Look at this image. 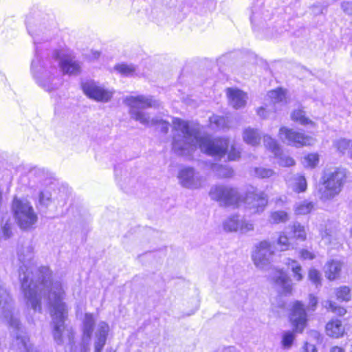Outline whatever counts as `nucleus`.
<instances>
[{"label":"nucleus","mask_w":352,"mask_h":352,"mask_svg":"<svg viewBox=\"0 0 352 352\" xmlns=\"http://www.w3.org/2000/svg\"><path fill=\"white\" fill-rule=\"evenodd\" d=\"M240 150L236 148L234 145H232L231 149L228 153V159L230 160H236L240 157Z\"/></svg>","instance_id":"obj_41"},{"label":"nucleus","mask_w":352,"mask_h":352,"mask_svg":"<svg viewBox=\"0 0 352 352\" xmlns=\"http://www.w3.org/2000/svg\"><path fill=\"white\" fill-rule=\"evenodd\" d=\"M82 89L85 94L89 98L97 102H107L113 96L112 89L94 80H87L82 83Z\"/></svg>","instance_id":"obj_11"},{"label":"nucleus","mask_w":352,"mask_h":352,"mask_svg":"<svg viewBox=\"0 0 352 352\" xmlns=\"http://www.w3.org/2000/svg\"><path fill=\"white\" fill-rule=\"evenodd\" d=\"M289 322L297 333H302L307 324V314L304 305L300 301H295L289 316Z\"/></svg>","instance_id":"obj_14"},{"label":"nucleus","mask_w":352,"mask_h":352,"mask_svg":"<svg viewBox=\"0 0 352 352\" xmlns=\"http://www.w3.org/2000/svg\"><path fill=\"white\" fill-rule=\"evenodd\" d=\"M107 352H113L111 349L107 350Z\"/></svg>","instance_id":"obj_51"},{"label":"nucleus","mask_w":352,"mask_h":352,"mask_svg":"<svg viewBox=\"0 0 352 352\" xmlns=\"http://www.w3.org/2000/svg\"><path fill=\"white\" fill-rule=\"evenodd\" d=\"M53 325V334L58 344L63 342V337L67 336L70 345L71 352H89V344L91 338L94 340V352H102L106 342L110 327L107 322L100 321L96 324V320L93 314H85L82 324V342L75 344L74 342V333L72 329L66 328L65 324L67 316V309L65 304L64 316L63 318L54 321L52 307H49Z\"/></svg>","instance_id":"obj_4"},{"label":"nucleus","mask_w":352,"mask_h":352,"mask_svg":"<svg viewBox=\"0 0 352 352\" xmlns=\"http://www.w3.org/2000/svg\"><path fill=\"white\" fill-rule=\"evenodd\" d=\"M302 162L305 167L315 168L318 164L319 155L316 153L307 154L303 157Z\"/></svg>","instance_id":"obj_34"},{"label":"nucleus","mask_w":352,"mask_h":352,"mask_svg":"<svg viewBox=\"0 0 352 352\" xmlns=\"http://www.w3.org/2000/svg\"><path fill=\"white\" fill-rule=\"evenodd\" d=\"M211 168L216 175L221 178L230 177L233 175V170L228 166L212 164Z\"/></svg>","instance_id":"obj_31"},{"label":"nucleus","mask_w":352,"mask_h":352,"mask_svg":"<svg viewBox=\"0 0 352 352\" xmlns=\"http://www.w3.org/2000/svg\"><path fill=\"white\" fill-rule=\"evenodd\" d=\"M335 293L338 300L348 302L351 300V290L346 286H342L337 288L335 290Z\"/></svg>","instance_id":"obj_35"},{"label":"nucleus","mask_w":352,"mask_h":352,"mask_svg":"<svg viewBox=\"0 0 352 352\" xmlns=\"http://www.w3.org/2000/svg\"><path fill=\"white\" fill-rule=\"evenodd\" d=\"M243 141L252 146H258L261 140V135L257 129L247 127L243 132Z\"/></svg>","instance_id":"obj_20"},{"label":"nucleus","mask_w":352,"mask_h":352,"mask_svg":"<svg viewBox=\"0 0 352 352\" xmlns=\"http://www.w3.org/2000/svg\"><path fill=\"white\" fill-rule=\"evenodd\" d=\"M346 172L343 168H336L323 176L322 186L318 193L321 200L325 201L333 199L341 192L345 182Z\"/></svg>","instance_id":"obj_8"},{"label":"nucleus","mask_w":352,"mask_h":352,"mask_svg":"<svg viewBox=\"0 0 352 352\" xmlns=\"http://www.w3.org/2000/svg\"><path fill=\"white\" fill-rule=\"evenodd\" d=\"M275 255L274 245L266 240L255 245L252 252V260L255 267L262 271L272 269Z\"/></svg>","instance_id":"obj_10"},{"label":"nucleus","mask_w":352,"mask_h":352,"mask_svg":"<svg viewBox=\"0 0 352 352\" xmlns=\"http://www.w3.org/2000/svg\"><path fill=\"white\" fill-rule=\"evenodd\" d=\"M288 186L294 192L300 193L307 189V181L305 176L296 174L291 178L286 179Z\"/></svg>","instance_id":"obj_19"},{"label":"nucleus","mask_w":352,"mask_h":352,"mask_svg":"<svg viewBox=\"0 0 352 352\" xmlns=\"http://www.w3.org/2000/svg\"><path fill=\"white\" fill-rule=\"evenodd\" d=\"M51 199V194L49 192H41L39 195V202L41 204L47 206Z\"/></svg>","instance_id":"obj_43"},{"label":"nucleus","mask_w":352,"mask_h":352,"mask_svg":"<svg viewBox=\"0 0 352 352\" xmlns=\"http://www.w3.org/2000/svg\"><path fill=\"white\" fill-rule=\"evenodd\" d=\"M0 320L16 331L14 332L15 338L11 345L13 349L20 352H39L21 329L17 314L14 311L12 300L1 282H0Z\"/></svg>","instance_id":"obj_6"},{"label":"nucleus","mask_w":352,"mask_h":352,"mask_svg":"<svg viewBox=\"0 0 352 352\" xmlns=\"http://www.w3.org/2000/svg\"><path fill=\"white\" fill-rule=\"evenodd\" d=\"M333 147L340 153L346 154L348 151L352 150V140L340 138L333 142Z\"/></svg>","instance_id":"obj_27"},{"label":"nucleus","mask_w":352,"mask_h":352,"mask_svg":"<svg viewBox=\"0 0 352 352\" xmlns=\"http://www.w3.org/2000/svg\"><path fill=\"white\" fill-rule=\"evenodd\" d=\"M123 102L129 107V113L133 120L146 126L159 124L162 132H168V122L157 118H151L148 113L143 111L146 108H157L160 106V102L153 97L144 95L128 96L124 98Z\"/></svg>","instance_id":"obj_7"},{"label":"nucleus","mask_w":352,"mask_h":352,"mask_svg":"<svg viewBox=\"0 0 352 352\" xmlns=\"http://www.w3.org/2000/svg\"><path fill=\"white\" fill-rule=\"evenodd\" d=\"M327 334L332 338H338L343 336L344 328L338 319H333L326 325Z\"/></svg>","instance_id":"obj_22"},{"label":"nucleus","mask_w":352,"mask_h":352,"mask_svg":"<svg viewBox=\"0 0 352 352\" xmlns=\"http://www.w3.org/2000/svg\"><path fill=\"white\" fill-rule=\"evenodd\" d=\"M304 352H318V350L314 344L306 342L302 346Z\"/></svg>","instance_id":"obj_46"},{"label":"nucleus","mask_w":352,"mask_h":352,"mask_svg":"<svg viewBox=\"0 0 352 352\" xmlns=\"http://www.w3.org/2000/svg\"><path fill=\"white\" fill-rule=\"evenodd\" d=\"M329 352H345V351L342 347L335 346L331 347Z\"/></svg>","instance_id":"obj_48"},{"label":"nucleus","mask_w":352,"mask_h":352,"mask_svg":"<svg viewBox=\"0 0 352 352\" xmlns=\"http://www.w3.org/2000/svg\"><path fill=\"white\" fill-rule=\"evenodd\" d=\"M293 237L297 240L304 241L307 239V232L304 226L298 222H295L290 227Z\"/></svg>","instance_id":"obj_28"},{"label":"nucleus","mask_w":352,"mask_h":352,"mask_svg":"<svg viewBox=\"0 0 352 352\" xmlns=\"http://www.w3.org/2000/svg\"><path fill=\"white\" fill-rule=\"evenodd\" d=\"M179 183L188 189H199L206 183V178L192 167L182 168L177 175Z\"/></svg>","instance_id":"obj_12"},{"label":"nucleus","mask_w":352,"mask_h":352,"mask_svg":"<svg viewBox=\"0 0 352 352\" xmlns=\"http://www.w3.org/2000/svg\"><path fill=\"white\" fill-rule=\"evenodd\" d=\"M226 95L229 104L234 109L243 108L248 100V95L237 88H228Z\"/></svg>","instance_id":"obj_18"},{"label":"nucleus","mask_w":352,"mask_h":352,"mask_svg":"<svg viewBox=\"0 0 352 352\" xmlns=\"http://www.w3.org/2000/svg\"><path fill=\"white\" fill-rule=\"evenodd\" d=\"M255 175L259 178H269L275 175V172L271 168L263 167L256 168L254 170Z\"/></svg>","instance_id":"obj_38"},{"label":"nucleus","mask_w":352,"mask_h":352,"mask_svg":"<svg viewBox=\"0 0 352 352\" xmlns=\"http://www.w3.org/2000/svg\"><path fill=\"white\" fill-rule=\"evenodd\" d=\"M322 305L328 310L339 316H343L346 314V309L344 307L336 306V304L331 300L323 302Z\"/></svg>","instance_id":"obj_37"},{"label":"nucleus","mask_w":352,"mask_h":352,"mask_svg":"<svg viewBox=\"0 0 352 352\" xmlns=\"http://www.w3.org/2000/svg\"><path fill=\"white\" fill-rule=\"evenodd\" d=\"M114 68L119 74L124 76H133L137 74V67L132 64H118Z\"/></svg>","instance_id":"obj_30"},{"label":"nucleus","mask_w":352,"mask_h":352,"mask_svg":"<svg viewBox=\"0 0 352 352\" xmlns=\"http://www.w3.org/2000/svg\"><path fill=\"white\" fill-rule=\"evenodd\" d=\"M299 254L300 258L303 260H312L316 257L314 253L307 249L300 250Z\"/></svg>","instance_id":"obj_42"},{"label":"nucleus","mask_w":352,"mask_h":352,"mask_svg":"<svg viewBox=\"0 0 352 352\" xmlns=\"http://www.w3.org/2000/svg\"><path fill=\"white\" fill-rule=\"evenodd\" d=\"M12 211L16 223L23 230L30 229L37 222V214L27 199L14 197Z\"/></svg>","instance_id":"obj_9"},{"label":"nucleus","mask_w":352,"mask_h":352,"mask_svg":"<svg viewBox=\"0 0 352 352\" xmlns=\"http://www.w3.org/2000/svg\"><path fill=\"white\" fill-rule=\"evenodd\" d=\"M19 261V279L27 304L40 311L41 304L52 307L54 321L64 316L65 293L63 283L52 278L47 267H37L32 263L34 249L30 244L21 247L17 252Z\"/></svg>","instance_id":"obj_1"},{"label":"nucleus","mask_w":352,"mask_h":352,"mask_svg":"<svg viewBox=\"0 0 352 352\" xmlns=\"http://www.w3.org/2000/svg\"><path fill=\"white\" fill-rule=\"evenodd\" d=\"M291 118L301 125L315 126V123L306 116L305 112L301 109L294 110L291 114Z\"/></svg>","instance_id":"obj_24"},{"label":"nucleus","mask_w":352,"mask_h":352,"mask_svg":"<svg viewBox=\"0 0 352 352\" xmlns=\"http://www.w3.org/2000/svg\"><path fill=\"white\" fill-rule=\"evenodd\" d=\"M279 137L289 145L296 147L313 145L315 142L314 138L285 126L280 129Z\"/></svg>","instance_id":"obj_13"},{"label":"nucleus","mask_w":352,"mask_h":352,"mask_svg":"<svg viewBox=\"0 0 352 352\" xmlns=\"http://www.w3.org/2000/svg\"><path fill=\"white\" fill-rule=\"evenodd\" d=\"M294 331H285L282 333L281 344L284 349H289L292 347L295 339L296 333Z\"/></svg>","instance_id":"obj_33"},{"label":"nucleus","mask_w":352,"mask_h":352,"mask_svg":"<svg viewBox=\"0 0 352 352\" xmlns=\"http://www.w3.org/2000/svg\"><path fill=\"white\" fill-rule=\"evenodd\" d=\"M99 55H100V54H99V52H96L94 53V57H95V58H98V57L99 56Z\"/></svg>","instance_id":"obj_50"},{"label":"nucleus","mask_w":352,"mask_h":352,"mask_svg":"<svg viewBox=\"0 0 352 352\" xmlns=\"http://www.w3.org/2000/svg\"><path fill=\"white\" fill-rule=\"evenodd\" d=\"M285 264L291 270L293 277L296 281H300L303 278L302 269L300 263L293 259L287 258Z\"/></svg>","instance_id":"obj_25"},{"label":"nucleus","mask_w":352,"mask_h":352,"mask_svg":"<svg viewBox=\"0 0 352 352\" xmlns=\"http://www.w3.org/2000/svg\"><path fill=\"white\" fill-rule=\"evenodd\" d=\"M35 55L31 63V72L36 83L47 91L58 89L63 82L61 71L65 74H76L80 66L72 54L66 50H56L51 58L41 59V50L34 38Z\"/></svg>","instance_id":"obj_3"},{"label":"nucleus","mask_w":352,"mask_h":352,"mask_svg":"<svg viewBox=\"0 0 352 352\" xmlns=\"http://www.w3.org/2000/svg\"><path fill=\"white\" fill-rule=\"evenodd\" d=\"M342 8L343 11L348 14H351L352 13V3L350 2H343L342 3Z\"/></svg>","instance_id":"obj_47"},{"label":"nucleus","mask_w":352,"mask_h":352,"mask_svg":"<svg viewBox=\"0 0 352 352\" xmlns=\"http://www.w3.org/2000/svg\"><path fill=\"white\" fill-rule=\"evenodd\" d=\"M314 208V204L313 202L305 200L296 203L294 210L297 215H305L311 212Z\"/></svg>","instance_id":"obj_26"},{"label":"nucleus","mask_w":352,"mask_h":352,"mask_svg":"<svg viewBox=\"0 0 352 352\" xmlns=\"http://www.w3.org/2000/svg\"><path fill=\"white\" fill-rule=\"evenodd\" d=\"M210 124L213 129H224L228 126L227 118L217 115L210 118Z\"/></svg>","instance_id":"obj_32"},{"label":"nucleus","mask_w":352,"mask_h":352,"mask_svg":"<svg viewBox=\"0 0 352 352\" xmlns=\"http://www.w3.org/2000/svg\"><path fill=\"white\" fill-rule=\"evenodd\" d=\"M257 114L263 118H267L270 117V109L267 107H261L257 109Z\"/></svg>","instance_id":"obj_45"},{"label":"nucleus","mask_w":352,"mask_h":352,"mask_svg":"<svg viewBox=\"0 0 352 352\" xmlns=\"http://www.w3.org/2000/svg\"><path fill=\"white\" fill-rule=\"evenodd\" d=\"M320 234L322 241L325 245H330L336 240V233L327 226L320 229Z\"/></svg>","instance_id":"obj_29"},{"label":"nucleus","mask_w":352,"mask_h":352,"mask_svg":"<svg viewBox=\"0 0 352 352\" xmlns=\"http://www.w3.org/2000/svg\"><path fill=\"white\" fill-rule=\"evenodd\" d=\"M277 244L279 246L281 251H285L289 249L291 245L288 236L285 232H281L277 240Z\"/></svg>","instance_id":"obj_39"},{"label":"nucleus","mask_w":352,"mask_h":352,"mask_svg":"<svg viewBox=\"0 0 352 352\" xmlns=\"http://www.w3.org/2000/svg\"><path fill=\"white\" fill-rule=\"evenodd\" d=\"M342 263L340 261L332 259L329 261L324 266V273L327 278L329 280L337 278L341 271Z\"/></svg>","instance_id":"obj_21"},{"label":"nucleus","mask_w":352,"mask_h":352,"mask_svg":"<svg viewBox=\"0 0 352 352\" xmlns=\"http://www.w3.org/2000/svg\"><path fill=\"white\" fill-rule=\"evenodd\" d=\"M267 100L274 104H286L287 103V94L286 91L281 88H278L271 90L267 93Z\"/></svg>","instance_id":"obj_23"},{"label":"nucleus","mask_w":352,"mask_h":352,"mask_svg":"<svg viewBox=\"0 0 352 352\" xmlns=\"http://www.w3.org/2000/svg\"><path fill=\"white\" fill-rule=\"evenodd\" d=\"M272 281L277 292L284 296L289 295L292 292L293 285L287 274L282 270H276L270 275Z\"/></svg>","instance_id":"obj_16"},{"label":"nucleus","mask_w":352,"mask_h":352,"mask_svg":"<svg viewBox=\"0 0 352 352\" xmlns=\"http://www.w3.org/2000/svg\"><path fill=\"white\" fill-rule=\"evenodd\" d=\"M318 304V299L316 296L313 295H309V304L307 305V309L309 311H315L316 306Z\"/></svg>","instance_id":"obj_44"},{"label":"nucleus","mask_w":352,"mask_h":352,"mask_svg":"<svg viewBox=\"0 0 352 352\" xmlns=\"http://www.w3.org/2000/svg\"><path fill=\"white\" fill-rule=\"evenodd\" d=\"M209 195L212 199L225 206L239 207L244 204L251 213L263 212L267 204V196L264 192H248L243 198L237 189L228 186H212Z\"/></svg>","instance_id":"obj_5"},{"label":"nucleus","mask_w":352,"mask_h":352,"mask_svg":"<svg viewBox=\"0 0 352 352\" xmlns=\"http://www.w3.org/2000/svg\"><path fill=\"white\" fill-rule=\"evenodd\" d=\"M263 143L265 148L270 151L274 155V157L278 158V163L280 166L289 167L295 164L293 158L281 153L280 148L276 140L265 135L263 136Z\"/></svg>","instance_id":"obj_17"},{"label":"nucleus","mask_w":352,"mask_h":352,"mask_svg":"<svg viewBox=\"0 0 352 352\" xmlns=\"http://www.w3.org/2000/svg\"><path fill=\"white\" fill-rule=\"evenodd\" d=\"M310 333L313 337H314L317 340H319L320 338V333L316 331H311Z\"/></svg>","instance_id":"obj_49"},{"label":"nucleus","mask_w":352,"mask_h":352,"mask_svg":"<svg viewBox=\"0 0 352 352\" xmlns=\"http://www.w3.org/2000/svg\"><path fill=\"white\" fill-rule=\"evenodd\" d=\"M309 279L316 285L320 284L321 274L316 269H311L309 272Z\"/></svg>","instance_id":"obj_40"},{"label":"nucleus","mask_w":352,"mask_h":352,"mask_svg":"<svg viewBox=\"0 0 352 352\" xmlns=\"http://www.w3.org/2000/svg\"><path fill=\"white\" fill-rule=\"evenodd\" d=\"M223 229L226 232H239L245 234L254 230V224L251 221L241 218L239 215H232L223 223Z\"/></svg>","instance_id":"obj_15"},{"label":"nucleus","mask_w":352,"mask_h":352,"mask_svg":"<svg viewBox=\"0 0 352 352\" xmlns=\"http://www.w3.org/2000/svg\"><path fill=\"white\" fill-rule=\"evenodd\" d=\"M288 219V214L285 211H275L270 215V221L273 223H285Z\"/></svg>","instance_id":"obj_36"},{"label":"nucleus","mask_w":352,"mask_h":352,"mask_svg":"<svg viewBox=\"0 0 352 352\" xmlns=\"http://www.w3.org/2000/svg\"><path fill=\"white\" fill-rule=\"evenodd\" d=\"M173 150L179 155L190 157L199 147L209 155L221 157L228 148L226 138L211 139L208 135H201L200 126L178 118H173Z\"/></svg>","instance_id":"obj_2"}]
</instances>
